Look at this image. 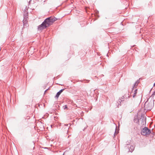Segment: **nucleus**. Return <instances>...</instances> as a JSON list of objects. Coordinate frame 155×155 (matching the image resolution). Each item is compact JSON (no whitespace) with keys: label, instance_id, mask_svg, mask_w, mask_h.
<instances>
[{"label":"nucleus","instance_id":"9b49d317","mask_svg":"<svg viewBox=\"0 0 155 155\" xmlns=\"http://www.w3.org/2000/svg\"><path fill=\"white\" fill-rule=\"evenodd\" d=\"M63 108L64 110L68 108V107L67 105H65L63 107Z\"/></svg>","mask_w":155,"mask_h":155},{"label":"nucleus","instance_id":"f8f14e48","mask_svg":"<svg viewBox=\"0 0 155 155\" xmlns=\"http://www.w3.org/2000/svg\"><path fill=\"white\" fill-rule=\"evenodd\" d=\"M119 132L118 130H115V132L114 133V136H115V134H117Z\"/></svg>","mask_w":155,"mask_h":155},{"label":"nucleus","instance_id":"6e6552de","mask_svg":"<svg viewBox=\"0 0 155 155\" xmlns=\"http://www.w3.org/2000/svg\"><path fill=\"white\" fill-rule=\"evenodd\" d=\"M130 140H128L127 141L125 146V148H129V147H130Z\"/></svg>","mask_w":155,"mask_h":155},{"label":"nucleus","instance_id":"f03ea898","mask_svg":"<svg viewBox=\"0 0 155 155\" xmlns=\"http://www.w3.org/2000/svg\"><path fill=\"white\" fill-rule=\"evenodd\" d=\"M146 117L144 114H142L140 117H139L137 119H134V122L136 123H138L141 125H143L146 124Z\"/></svg>","mask_w":155,"mask_h":155},{"label":"nucleus","instance_id":"20e7f679","mask_svg":"<svg viewBox=\"0 0 155 155\" xmlns=\"http://www.w3.org/2000/svg\"><path fill=\"white\" fill-rule=\"evenodd\" d=\"M151 133V130L149 129L147 127H145L142 129L141 134L143 136H146L150 134Z\"/></svg>","mask_w":155,"mask_h":155},{"label":"nucleus","instance_id":"7ed1b4c3","mask_svg":"<svg viewBox=\"0 0 155 155\" xmlns=\"http://www.w3.org/2000/svg\"><path fill=\"white\" fill-rule=\"evenodd\" d=\"M148 100L145 103V108L147 110H151L154 106V100H151L149 102L147 103Z\"/></svg>","mask_w":155,"mask_h":155},{"label":"nucleus","instance_id":"412c9836","mask_svg":"<svg viewBox=\"0 0 155 155\" xmlns=\"http://www.w3.org/2000/svg\"><path fill=\"white\" fill-rule=\"evenodd\" d=\"M28 117H29V118H30V117H29V116H28Z\"/></svg>","mask_w":155,"mask_h":155},{"label":"nucleus","instance_id":"aec40b11","mask_svg":"<svg viewBox=\"0 0 155 155\" xmlns=\"http://www.w3.org/2000/svg\"><path fill=\"white\" fill-rule=\"evenodd\" d=\"M28 117H29V118H30V117H29V116H28Z\"/></svg>","mask_w":155,"mask_h":155},{"label":"nucleus","instance_id":"a211bd4d","mask_svg":"<svg viewBox=\"0 0 155 155\" xmlns=\"http://www.w3.org/2000/svg\"><path fill=\"white\" fill-rule=\"evenodd\" d=\"M31 1V0L30 1H29V3H30V2Z\"/></svg>","mask_w":155,"mask_h":155},{"label":"nucleus","instance_id":"423d86ee","mask_svg":"<svg viewBox=\"0 0 155 155\" xmlns=\"http://www.w3.org/2000/svg\"><path fill=\"white\" fill-rule=\"evenodd\" d=\"M64 89H62L61 90H60L57 93L55 96V97L57 98H58V97H59V96L61 94V93L64 90Z\"/></svg>","mask_w":155,"mask_h":155},{"label":"nucleus","instance_id":"dca6fc26","mask_svg":"<svg viewBox=\"0 0 155 155\" xmlns=\"http://www.w3.org/2000/svg\"><path fill=\"white\" fill-rule=\"evenodd\" d=\"M48 90V89H47L45 91V93Z\"/></svg>","mask_w":155,"mask_h":155},{"label":"nucleus","instance_id":"f257e3e1","mask_svg":"<svg viewBox=\"0 0 155 155\" xmlns=\"http://www.w3.org/2000/svg\"><path fill=\"white\" fill-rule=\"evenodd\" d=\"M57 20V18L55 17H49L46 18L41 25L38 26V29L42 30L46 28Z\"/></svg>","mask_w":155,"mask_h":155},{"label":"nucleus","instance_id":"4468645a","mask_svg":"<svg viewBox=\"0 0 155 155\" xmlns=\"http://www.w3.org/2000/svg\"><path fill=\"white\" fill-rule=\"evenodd\" d=\"M137 85H138V84L137 83V82H135V84H134V87H135L136 86H137Z\"/></svg>","mask_w":155,"mask_h":155},{"label":"nucleus","instance_id":"1a4fd4ad","mask_svg":"<svg viewBox=\"0 0 155 155\" xmlns=\"http://www.w3.org/2000/svg\"><path fill=\"white\" fill-rule=\"evenodd\" d=\"M130 147H129L127 148L128 149L129 152H132L134 150V147L132 145H130Z\"/></svg>","mask_w":155,"mask_h":155},{"label":"nucleus","instance_id":"39448f33","mask_svg":"<svg viewBox=\"0 0 155 155\" xmlns=\"http://www.w3.org/2000/svg\"><path fill=\"white\" fill-rule=\"evenodd\" d=\"M125 100V98L124 96H122L121 98H119L117 102L118 103V104H120H120H122V103H123V101H124Z\"/></svg>","mask_w":155,"mask_h":155},{"label":"nucleus","instance_id":"f3484780","mask_svg":"<svg viewBox=\"0 0 155 155\" xmlns=\"http://www.w3.org/2000/svg\"><path fill=\"white\" fill-rule=\"evenodd\" d=\"M153 86H155V83L154 84Z\"/></svg>","mask_w":155,"mask_h":155},{"label":"nucleus","instance_id":"6ab92c4d","mask_svg":"<svg viewBox=\"0 0 155 155\" xmlns=\"http://www.w3.org/2000/svg\"><path fill=\"white\" fill-rule=\"evenodd\" d=\"M45 149H46V148H47V147H45Z\"/></svg>","mask_w":155,"mask_h":155},{"label":"nucleus","instance_id":"9d476101","mask_svg":"<svg viewBox=\"0 0 155 155\" xmlns=\"http://www.w3.org/2000/svg\"><path fill=\"white\" fill-rule=\"evenodd\" d=\"M137 89H135V90H134V94L133 95V97H134L136 96V94H137Z\"/></svg>","mask_w":155,"mask_h":155},{"label":"nucleus","instance_id":"4be33fe9","mask_svg":"<svg viewBox=\"0 0 155 155\" xmlns=\"http://www.w3.org/2000/svg\"><path fill=\"white\" fill-rule=\"evenodd\" d=\"M64 155V153H63V155Z\"/></svg>","mask_w":155,"mask_h":155},{"label":"nucleus","instance_id":"0eeeda50","mask_svg":"<svg viewBox=\"0 0 155 155\" xmlns=\"http://www.w3.org/2000/svg\"><path fill=\"white\" fill-rule=\"evenodd\" d=\"M68 124H65L64 125V127H63V128H64V129H65V130L67 133L68 132V130L69 128V127H68Z\"/></svg>","mask_w":155,"mask_h":155},{"label":"nucleus","instance_id":"ddd939ff","mask_svg":"<svg viewBox=\"0 0 155 155\" xmlns=\"http://www.w3.org/2000/svg\"><path fill=\"white\" fill-rule=\"evenodd\" d=\"M135 87H134V86H133V88H132V92H133V91H134L135 90Z\"/></svg>","mask_w":155,"mask_h":155},{"label":"nucleus","instance_id":"2eb2a0df","mask_svg":"<svg viewBox=\"0 0 155 155\" xmlns=\"http://www.w3.org/2000/svg\"><path fill=\"white\" fill-rule=\"evenodd\" d=\"M25 16V15H24V19L23 20V23H24L25 21H24V20H25V17H24Z\"/></svg>","mask_w":155,"mask_h":155}]
</instances>
